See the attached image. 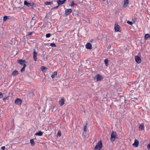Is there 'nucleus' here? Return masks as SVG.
Instances as JSON below:
<instances>
[{"mask_svg": "<svg viewBox=\"0 0 150 150\" xmlns=\"http://www.w3.org/2000/svg\"><path fill=\"white\" fill-rule=\"evenodd\" d=\"M114 29L115 32H121L120 26L117 24H115Z\"/></svg>", "mask_w": 150, "mask_h": 150, "instance_id": "nucleus-3", "label": "nucleus"}, {"mask_svg": "<svg viewBox=\"0 0 150 150\" xmlns=\"http://www.w3.org/2000/svg\"><path fill=\"white\" fill-rule=\"evenodd\" d=\"M40 69L43 72H45L47 70V68L43 66L41 67Z\"/></svg>", "mask_w": 150, "mask_h": 150, "instance_id": "nucleus-19", "label": "nucleus"}, {"mask_svg": "<svg viewBox=\"0 0 150 150\" xmlns=\"http://www.w3.org/2000/svg\"><path fill=\"white\" fill-rule=\"evenodd\" d=\"M145 39L146 40H148L150 39V35L149 34H145Z\"/></svg>", "mask_w": 150, "mask_h": 150, "instance_id": "nucleus-21", "label": "nucleus"}, {"mask_svg": "<svg viewBox=\"0 0 150 150\" xmlns=\"http://www.w3.org/2000/svg\"><path fill=\"white\" fill-rule=\"evenodd\" d=\"M37 53L35 49H33V57L35 61H36L37 59Z\"/></svg>", "mask_w": 150, "mask_h": 150, "instance_id": "nucleus-8", "label": "nucleus"}, {"mask_svg": "<svg viewBox=\"0 0 150 150\" xmlns=\"http://www.w3.org/2000/svg\"><path fill=\"white\" fill-rule=\"evenodd\" d=\"M104 62L106 66H108V59H105L104 60Z\"/></svg>", "mask_w": 150, "mask_h": 150, "instance_id": "nucleus-26", "label": "nucleus"}, {"mask_svg": "<svg viewBox=\"0 0 150 150\" xmlns=\"http://www.w3.org/2000/svg\"><path fill=\"white\" fill-rule=\"evenodd\" d=\"M43 134V133L41 131H39L38 132L36 133L35 135L38 136H41Z\"/></svg>", "mask_w": 150, "mask_h": 150, "instance_id": "nucleus-20", "label": "nucleus"}, {"mask_svg": "<svg viewBox=\"0 0 150 150\" xmlns=\"http://www.w3.org/2000/svg\"><path fill=\"white\" fill-rule=\"evenodd\" d=\"M135 59L136 62L137 63L139 64L141 62V59L139 57L137 56H135Z\"/></svg>", "mask_w": 150, "mask_h": 150, "instance_id": "nucleus-7", "label": "nucleus"}, {"mask_svg": "<svg viewBox=\"0 0 150 150\" xmlns=\"http://www.w3.org/2000/svg\"><path fill=\"white\" fill-rule=\"evenodd\" d=\"M66 0H57V2L59 5H61L63 4Z\"/></svg>", "mask_w": 150, "mask_h": 150, "instance_id": "nucleus-12", "label": "nucleus"}, {"mask_svg": "<svg viewBox=\"0 0 150 150\" xmlns=\"http://www.w3.org/2000/svg\"><path fill=\"white\" fill-rule=\"evenodd\" d=\"M124 6L126 7L129 4V0H124Z\"/></svg>", "mask_w": 150, "mask_h": 150, "instance_id": "nucleus-14", "label": "nucleus"}, {"mask_svg": "<svg viewBox=\"0 0 150 150\" xmlns=\"http://www.w3.org/2000/svg\"><path fill=\"white\" fill-rule=\"evenodd\" d=\"M18 73V72L17 71L15 70L14 71L12 74V75L13 76H15L17 75Z\"/></svg>", "mask_w": 150, "mask_h": 150, "instance_id": "nucleus-18", "label": "nucleus"}, {"mask_svg": "<svg viewBox=\"0 0 150 150\" xmlns=\"http://www.w3.org/2000/svg\"><path fill=\"white\" fill-rule=\"evenodd\" d=\"M52 4V1H46L45 2V4L46 5H51Z\"/></svg>", "mask_w": 150, "mask_h": 150, "instance_id": "nucleus-22", "label": "nucleus"}, {"mask_svg": "<svg viewBox=\"0 0 150 150\" xmlns=\"http://www.w3.org/2000/svg\"><path fill=\"white\" fill-rule=\"evenodd\" d=\"M83 130L84 131L86 132L87 131V127L86 126H85L84 127Z\"/></svg>", "mask_w": 150, "mask_h": 150, "instance_id": "nucleus-32", "label": "nucleus"}, {"mask_svg": "<svg viewBox=\"0 0 150 150\" xmlns=\"http://www.w3.org/2000/svg\"><path fill=\"white\" fill-rule=\"evenodd\" d=\"M18 63L22 65V66H24V65L25 64H26V63H27V62H26L25 60H22V59H19L18 61Z\"/></svg>", "mask_w": 150, "mask_h": 150, "instance_id": "nucleus-4", "label": "nucleus"}, {"mask_svg": "<svg viewBox=\"0 0 150 150\" xmlns=\"http://www.w3.org/2000/svg\"><path fill=\"white\" fill-rule=\"evenodd\" d=\"M57 135L59 137H60L61 136V132L60 131H59L57 133Z\"/></svg>", "mask_w": 150, "mask_h": 150, "instance_id": "nucleus-31", "label": "nucleus"}, {"mask_svg": "<svg viewBox=\"0 0 150 150\" xmlns=\"http://www.w3.org/2000/svg\"><path fill=\"white\" fill-rule=\"evenodd\" d=\"M111 47V45H109L108 46V48L110 49Z\"/></svg>", "mask_w": 150, "mask_h": 150, "instance_id": "nucleus-36", "label": "nucleus"}, {"mask_svg": "<svg viewBox=\"0 0 150 150\" xmlns=\"http://www.w3.org/2000/svg\"><path fill=\"white\" fill-rule=\"evenodd\" d=\"M59 5H58V6H55V7H54V8H53V9H56V8H58V7H59Z\"/></svg>", "mask_w": 150, "mask_h": 150, "instance_id": "nucleus-37", "label": "nucleus"}, {"mask_svg": "<svg viewBox=\"0 0 150 150\" xmlns=\"http://www.w3.org/2000/svg\"><path fill=\"white\" fill-rule=\"evenodd\" d=\"M147 148L148 149H150V144H148Z\"/></svg>", "mask_w": 150, "mask_h": 150, "instance_id": "nucleus-34", "label": "nucleus"}, {"mask_svg": "<svg viewBox=\"0 0 150 150\" xmlns=\"http://www.w3.org/2000/svg\"><path fill=\"white\" fill-rule=\"evenodd\" d=\"M26 64H25L24 65V66H23V67L21 69V72H23L24 71H25V67H26Z\"/></svg>", "mask_w": 150, "mask_h": 150, "instance_id": "nucleus-25", "label": "nucleus"}, {"mask_svg": "<svg viewBox=\"0 0 150 150\" xmlns=\"http://www.w3.org/2000/svg\"><path fill=\"white\" fill-rule=\"evenodd\" d=\"M102 141H99L96 145L94 148V150H100L102 147Z\"/></svg>", "mask_w": 150, "mask_h": 150, "instance_id": "nucleus-1", "label": "nucleus"}, {"mask_svg": "<svg viewBox=\"0 0 150 150\" xmlns=\"http://www.w3.org/2000/svg\"><path fill=\"white\" fill-rule=\"evenodd\" d=\"M116 135V133L115 132H112L111 134V140L112 141H114L115 140Z\"/></svg>", "mask_w": 150, "mask_h": 150, "instance_id": "nucleus-6", "label": "nucleus"}, {"mask_svg": "<svg viewBox=\"0 0 150 150\" xmlns=\"http://www.w3.org/2000/svg\"><path fill=\"white\" fill-rule=\"evenodd\" d=\"M144 129V124H142L139 125V129L140 130H141Z\"/></svg>", "mask_w": 150, "mask_h": 150, "instance_id": "nucleus-16", "label": "nucleus"}, {"mask_svg": "<svg viewBox=\"0 0 150 150\" xmlns=\"http://www.w3.org/2000/svg\"><path fill=\"white\" fill-rule=\"evenodd\" d=\"M112 51L113 52H114V50H112Z\"/></svg>", "mask_w": 150, "mask_h": 150, "instance_id": "nucleus-41", "label": "nucleus"}, {"mask_svg": "<svg viewBox=\"0 0 150 150\" xmlns=\"http://www.w3.org/2000/svg\"><path fill=\"white\" fill-rule=\"evenodd\" d=\"M76 4L74 3L73 1H72L71 4L69 5V6L71 7H73L74 5H76Z\"/></svg>", "mask_w": 150, "mask_h": 150, "instance_id": "nucleus-23", "label": "nucleus"}, {"mask_svg": "<svg viewBox=\"0 0 150 150\" xmlns=\"http://www.w3.org/2000/svg\"><path fill=\"white\" fill-rule=\"evenodd\" d=\"M57 75V72L56 71H54L52 73V75L51 76L52 79H54Z\"/></svg>", "mask_w": 150, "mask_h": 150, "instance_id": "nucleus-17", "label": "nucleus"}, {"mask_svg": "<svg viewBox=\"0 0 150 150\" xmlns=\"http://www.w3.org/2000/svg\"><path fill=\"white\" fill-rule=\"evenodd\" d=\"M72 11V10L71 8H68L66 9L65 11V14L66 15H68L71 13Z\"/></svg>", "mask_w": 150, "mask_h": 150, "instance_id": "nucleus-9", "label": "nucleus"}, {"mask_svg": "<svg viewBox=\"0 0 150 150\" xmlns=\"http://www.w3.org/2000/svg\"><path fill=\"white\" fill-rule=\"evenodd\" d=\"M8 98V97H7L3 98V100L4 101H6Z\"/></svg>", "mask_w": 150, "mask_h": 150, "instance_id": "nucleus-38", "label": "nucleus"}, {"mask_svg": "<svg viewBox=\"0 0 150 150\" xmlns=\"http://www.w3.org/2000/svg\"><path fill=\"white\" fill-rule=\"evenodd\" d=\"M85 47L86 49L88 50H91L92 48L91 44L90 42H88L85 45Z\"/></svg>", "mask_w": 150, "mask_h": 150, "instance_id": "nucleus-5", "label": "nucleus"}, {"mask_svg": "<svg viewBox=\"0 0 150 150\" xmlns=\"http://www.w3.org/2000/svg\"><path fill=\"white\" fill-rule=\"evenodd\" d=\"M34 3H32V6H34Z\"/></svg>", "mask_w": 150, "mask_h": 150, "instance_id": "nucleus-40", "label": "nucleus"}, {"mask_svg": "<svg viewBox=\"0 0 150 150\" xmlns=\"http://www.w3.org/2000/svg\"><path fill=\"white\" fill-rule=\"evenodd\" d=\"M3 96V94L1 93L0 92V98H1Z\"/></svg>", "mask_w": 150, "mask_h": 150, "instance_id": "nucleus-33", "label": "nucleus"}, {"mask_svg": "<svg viewBox=\"0 0 150 150\" xmlns=\"http://www.w3.org/2000/svg\"><path fill=\"white\" fill-rule=\"evenodd\" d=\"M24 5H26L28 6L29 7L31 6V4L30 3L27 2L26 1H24Z\"/></svg>", "mask_w": 150, "mask_h": 150, "instance_id": "nucleus-15", "label": "nucleus"}, {"mask_svg": "<svg viewBox=\"0 0 150 150\" xmlns=\"http://www.w3.org/2000/svg\"><path fill=\"white\" fill-rule=\"evenodd\" d=\"M5 148V146H3L1 147V149L2 150H4Z\"/></svg>", "mask_w": 150, "mask_h": 150, "instance_id": "nucleus-35", "label": "nucleus"}, {"mask_svg": "<svg viewBox=\"0 0 150 150\" xmlns=\"http://www.w3.org/2000/svg\"><path fill=\"white\" fill-rule=\"evenodd\" d=\"M64 103V99L63 98H62L59 101V104L61 106L63 105Z\"/></svg>", "mask_w": 150, "mask_h": 150, "instance_id": "nucleus-13", "label": "nucleus"}, {"mask_svg": "<svg viewBox=\"0 0 150 150\" xmlns=\"http://www.w3.org/2000/svg\"><path fill=\"white\" fill-rule=\"evenodd\" d=\"M51 36V34L50 33H47L46 34V37L47 38H48L50 37Z\"/></svg>", "mask_w": 150, "mask_h": 150, "instance_id": "nucleus-28", "label": "nucleus"}, {"mask_svg": "<svg viewBox=\"0 0 150 150\" xmlns=\"http://www.w3.org/2000/svg\"><path fill=\"white\" fill-rule=\"evenodd\" d=\"M105 0H103V1H105Z\"/></svg>", "mask_w": 150, "mask_h": 150, "instance_id": "nucleus-42", "label": "nucleus"}, {"mask_svg": "<svg viewBox=\"0 0 150 150\" xmlns=\"http://www.w3.org/2000/svg\"><path fill=\"white\" fill-rule=\"evenodd\" d=\"M8 19V17L6 16H4L3 18V20L4 21H6Z\"/></svg>", "mask_w": 150, "mask_h": 150, "instance_id": "nucleus-30", "label": "nucleus"}, {"mask_svg": "<svg viewBox=\"0 0 150 150\" xmlns=\"http://www.w3.org/2000/svg\"><path fill=\"white\" fill-rule=\"evenodd\" d=\"M139 144V141L136 139H135L134 143L132 144V146L135 147H137L138 146Z\"/></svg>", "mask_w": 150, "mask_h": 150, "instance_id": "nucleus-11", "label": "nucleus"}, {"mask_svg": "<svg viewBox=\"0 0 150 150\" xmlns=\"http://www.w3.org/2000/svg\"><path fill=\"white\" fill-rule=\"evenodd\" d=\"M50 45L51 47H56V45L54 43H51L50 44Z\"/></svg>", "mask_w": 150, "mask_h": 150, "instance_id": "nucleus-27", "label": "nucleus"}, {"mask_svg": "<svg viewBox=\"0 0 150 150\" xmlns=\"http://www.w3.org/2000/svg\"><path fill=\"white\" fill-rule=\"evenodd\" d=\"M127 23L131 25H132V24H133V23L131 21H127Z\"/></svg>", "mask_w": 150, "mask_h": 150, "instance_id": "nucleus-29", "label": "nucleus"}, {"mask_svg": "<svg viewBox=\"0 0 150 150\" xmlns=\"http://www.w3.org/2000/svg\"><path fill=\"white\" fill-rule=\"evenodd\" d=\"M32 32H28V34L29 35H31V34H32Z\"/></svg>", "mask_w": 150, "mask_h": 150, "instance_id": "nucleus-39", "label": "nucleus"}, {"mask_svg": "<svg viewBox=\"0 0 150 150\" xmlns=\"http://www.w3.org/2000/svg\"><path fill=\"white\" fill-rule=\"evenodd\" d=\"M94 79L98 81H99L103 79V77L100 74L96 75L94 77Z\"/></svg>", "mask_w": 150, "mask_h": 150, "instance_id": "nucleus-2", "label": "nucleus"}, {"mask_svg": "<svg viewBox=\"0 0 150 150\" xmlns=\"http://www.w3.org/2000/svg\"><path fill=\"white\" fill-rule=\"evenodd\" d=\"M22 100L19 98H17L15 101V103L18 105H21L22 103Z\"/></svg>", "mask_w": 150, "mask_h": 150, "instance_id": "nucleus-10", "label": "nucleus"}, {"mask_svg": "<svg viewBox=\"0 0 150 150\" xmlns=\"http://www.w3.org/2000/svg\"><path fill=\"white\" fill-rule=\"evenodd\" d=\"M30 142L32 146H33L34 145L35 143V142H34L33 139H30Z\"/></svg>", "mask_w": 150, "mask_h": 150, "instance_id": "nucleus-24", "label": "nucleus"}]
</instances>
